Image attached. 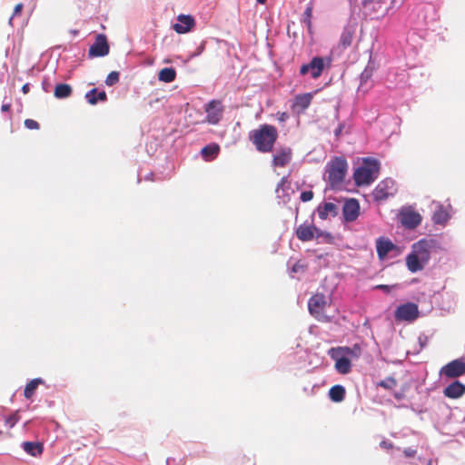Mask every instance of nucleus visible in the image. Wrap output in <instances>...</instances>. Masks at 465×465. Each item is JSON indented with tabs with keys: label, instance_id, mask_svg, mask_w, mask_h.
Instances as JSON below:
<instances>
[{
	"label": "nucleus",
	"instance_id": "1",
	"mask_svg": "<svg viewBox=\"0 0 465 465\" xmlns=\"http://www.w3.org/2000/svg\"><path fill=\"white\" fill-rule=\"evenodd\" d=\"M434 240L422 238L411 244V252L405 258L407 269L411 273L421 272L430 260Z\"/></svg>",
	"mask_w": 465,
	"mask_h": 465
},
{
	"label": "nucleus",
	"instance_id": "2",
	"mask_svg": "<svg viewBox=\"0 0 465 465\" xmlns=\"http://www.w3.org/2000/svg\"><path fill=\"white\" fill-rule=\"evenodd\" d=\"M278 138V132L275 126L271 124H262L258 129L250 133V140L255 145L257 151L261 153H269Z\"/></svg>",
	"mask_w": 465,
	"mask_h": 465
},
{
	"label": "nucleus",
	"instance_id": "3",
	"mask_svg": "<svg viewBox=\"0 0 465 465\" xmlns=\"http://www.w3.org/2000/svg\"><path fill=\"white\" fill-rule=\"evenodd\" d=\"M380 170V162L374 158H365L354 173L353 179L358 186L369 185L377 179Z\"/></svg>",
	"mask_w": 465,
	"mask_h": 465
},
{
	"label": "nucleus",
	"instance_id": "4",
	"mask_svg": "<svg viewBox=\"0 0 465 465\" xmlns=\"http://www.w3.org/2000/svg\"><path fill=\"white\" fill-rule=\"evenodd\" d=\"M348 163L342 157H335L325 166V179L331 189L338 188L344 181Z\"/></svg>",
	"mask_w": 465,
	"mask_h": 465
},
{
	"label": "nucleus",
	"instance_id": "5",
	"mask_svg": "<svg viewBox=\"0 0 465 465\" xmlns=\"http://www.w3.org/2000/svg\"><path fill=\"white\" fill-rule=\"evenodd\" d=\"M332 59L331 56H313L308 64H304L300 68V74H310L312 79L319 78L325 68H329Z\"/></svg>",
	"mask_w": 465,
	"mask_h": 465
},
{
	"label": "nucleus",
	"instance_id": "6",
	"mask_svg": "<svg viewBox=\"0 0 465 465\" xmlns=\"http://www.w3.org/2000/svg\"><path fill=\"white\" fill-rule=\"evenodd\" d=\"M341 351H330L331 357L335 361V370L341 374H348L351 371V360L358 358L355 351H346V355H340Z\"/></svg>",
	"mask_w": 465,
	"mask_h": 465
},
{
	"label": "nucleus",
	"instance_id": "7",
	"mask_svg": "<svg viewBox=\"0 0 465 465\" xmlns=\"http://www.w3.org/2000/svg\"><path fill=\"white\" fill-rule=\"evenodd\" d=\"M397 192L396 183L391 178H386L381 181L372 192V197L375 202H381L393 196Z\"/></svg>",
	"mask_w": 465,
	"mask_h": 465
},
{
	"label": "nucleus",
	"instance_id": "8",
	"mask_svg": "<svg viewBox=\"0 0 465 465\" xmlns=\"http://www.w3.org/2000/svg\"><path fill=\"white\" fill-rule=\"evenodd\" d=\"M326 305V297L322 293L312 295L308 301L309 312L318 321L327 320V316L324 313Z\"/></svg>",
	"mask_w": 465,
	"mask_h": 465
},
{
	"label": "nucleus",
	"instance_id": "9",
	"mask_svg": "<svg viewBox=\"0 0 465 465\" xmlns=\"http://www.w3.org/2000/svg\"><path fill=\"white\" fill-rule=\"evenodd\" d=\"M419 317L418 306L413 302H406L397 307L394 318L397 322H411Z\"/></svg>",
	"mask_w": 465,
	"mask_h": 465
},
{
	"label": "nucleus",
	"instance_id": "10",
	"mask_svg": "<svg viewBox=\"0 0 465 465\" xmlns=\"http://www.w3.org/2000/svg\"><path fill=\"white\" fill-rule=\"evenodd\" d=\"M206 113V122L215 125L219 124L223 117V106L219 100H212L204 105Z\"/></svg>",
	"mask_w": 465,
	"mask_h": 465
},
{
	"label": "nucleus",
	"instance_id": "11",
	"mask_svg": "<svg viewBox=\"0 0 465 465\" xmlns=\"http://www.w3.org/2000/svg\"><path fill=\"white\" fill-rule=\"evenodd\" d=\"M464 374L465 360L462 358L450 361L440 370V375L450 379L457 378Z\"/></svg>",
	"mask_w": 465,
	"mask_h": 465
},
{
	"label": "nucleus",
	"instance_id": "12",
	"mask_svg": "<svg viewBox=\"0 0 465 465\" xmlns=\"http://www.w3.org/2000/svg\"><path fill=\"white\" fill-rule=\"evenodd\" d=\"M109 54V45L104 35H97L94 43L89 47V57H103Z\"/></svg>",
	"mask_w": 465,
	"mask_h": 465
},
{
	"label": "nucleus",
	"instance_id": "13",
	"mask_svg": "<svg viewBox=\"0 0 465 465\" xmlns=\"http://www.w3.org/2000/svg\"><path fill=\"white\" fill-rule=\"evenodd\" d=\"M322 235V232L312 224L302 223L296 229V236L302 242H309Z\"/></svg>",
	"mask_w": 465,
	"mask_h": 465
},
{
	"label": "nucleus",
	"instance_id": "14",
	"mask_svg": "<svg viewBox=\"0 0 465 465\" xmlns=\"http://www.w3.org/2000/svg\"><path fill=\"white\" fill-rule=\"evenodd\" d=\"M195 25L194 18L190 15H179L177 22L173 25V29L177 34H186Z\"/></svg>",
	"mask_w": 465,
	"mask_h": 465
},
{
	"label": "nucleus",
	"instance_id": "15",
	"mask_svg": "<svg viewBox=\"0 0 465 465\" xmlns=\"http://www.w3.org/2000/svg\"><path fill=\"white\" fill-rule=\"evenodd\" d=\"M360 213V204L356 199L351 198L347 200L342 208V214L346 222H354Z\"/></svg>",
	"mask_w": 465,
	"mask_h": 465
},
{
	"label": "nucleus",
	"instance_id": "16",
	"mask_svg": "<svg viewBox=\"0 0 465 465\" xmlns=\"http://www.w3.org/2000/svg\"><path fill=\"white\" fill-rule=\"evenodd\" d=\"M401 223L407 229H414L421 223V216L414 211H403L401 213Z\"/></svg>",
	"mask_w": 465,
	"mask_h": 465
},
{
	"label": "nucleus",
	"instance_id": "17",
	"mask_svg": "<svg viewBox=\"0 0 465 465\" xmlns=\"http://www.w3.org/2000/svg\"><path fill=\"white\" fill-rule=\"evenodd\" d=\"M291 160L292 149L290 147H282L273 154L272 165L274 167H284Z\"/></svg>",
	"mask_w": 465,
	"mask_h": 465
},
{
	"label": "nucleus",
	"instance_id": "18",
	"mask_svg": "<svg viewBox=\"0 0 465 465\" xmlns=\"http://www.w3.org/2000/svg\"><path fill=\"white\" fill-rule=\"evenodd\" d=\"M395 247V244L388 238L379 237L376 240L377 255L381 261L384 260Z\"/></svg>",
	"mask_w": 465,
	"mask_h": 465
},
{
	"label": "nucleus",
	"instance_id": "19",
	"mask_svg": "<svg viewBox=\"0 0 465 465\" xmlns=\"http://www.w3.org/2000/svg\"><path fill=\"white\" fill-rule=\"evenodd\" d=\"M450 218L451 215L448 207H445L442 204H438L433 212L431 220L436 225L445 226Z\"/></svg>",
	"mask_w": 465,
	"mask_h": 465
},
{
	"label": "nucleus",
	"instance_id": "20",
	"mask_svg": "<svg viewBox=\"0 0 465 465\" xmlns=\"http://www.w3.org/2000/svg\"><path fill=\"white\" fill-rule=\"evenodd\" d=\"M443 393L450 399L460 398L465 393V385L459 381H455L444 389Z\"/></svg>",
	"mask_w": 465,
	"mask_h": 465
},
{
	"label": "nucleus",
	"instance_id": "21",
	"mask_svg": "<svg viewBox=\"0 0 465 465\" xmlns=\"http://www.w3.org/2000/svg\"><path fill=\"white\" fill-rule=\"evenodd\" d=\"M317 213L322 220H326L329 216H337L339 213V208L333 203H324L318 206Z\"/></svg>",
	"mask_w": 465,
	"mask_h": 465
},
{
	"label": "nucleus",
	"instance_id": "22",
	"mask_svg": "<svg viewBox=\"0 0 465 465\" xmlns=\"http://www.w3.org/2000/svg\"><path fill=\"white\" fill-rule=\"evenodd\" d=\"M84 98L88 104L94 105L99 102L105 103L107 94L104 90L98 91L97 88H93L85 94Z\"/></svg>",
	"mask_w": 465,
	"mask_h": 465
},
{
	"label": "nucleus",
	"instance_id": "23",
	"mask_svg": "<svg viewBox=\"0 0 465 465\" xmlns=\"http://www.w3.org/2000/svg\"><path fill=\"white\" fill-rule=\"evenodd\" d=\"M406 73L390 74L387 78V84L389 88H402L406 84Z\"/></svg>",
	"mask_w": 465,
	"mask_h": 465
},
{
	"label": "nucleus",
	"instance_id": "24",
	"mask_svg": "<svg viewBox=\"0 0 465 465\" xmlns=\"http://www.w3.org/2000/svg\"><path fill=\"white\" fill-rule=\"evenodd\" d=\"M220 153V146L218 143H211L205 145L201 150V155L206 162L213 161Z\"/></svg>",
	"mask_w": 465,
	"mask_h": 465
},
{
	"label": "nucleus",
	"instance_id": "25",
	"mask_svg": "<svg viewBox=\"0 0 465 465\" xmlns=\"http://www.w3.org/2000/svg\"><path fill=\"white\" fill-rule=\"evenodd\" d=\"M372 69L366 67L360 75L359 91L366 92L371 86Z\"/></svg>",
	"mask_w": 465,
	"mask_h": 465
},
{
	"label": "nucleus",
	"instance_id": "26",
	"mask_svg": "<svg viewBox=\"0 0 465 465\" xmlns=\"http://www.w3.org/2000/svg\"><path fill=\"white\" fill-rule=\"evenodd\" d=\"M22 446L23 450L33 457H37L43 452V445L39 442L25 441Z\"/></svg>",
	"mask_w": 465,
	"mask_h": 465
},
{
	"label": "nucleus",
	"instance_id": "27",
	"mask_svg": "<svg viewBox=\"0 0 465 465\" xmlns=\"http://www.w3.org/2000/svg\"><path fill=\"white\" fill-rule=\"evenodd\" d=\"M345 389L341 385H334L329 391L330 399L334 402H341L345 398Z\"/></svg>",
	"mask_w": 465,
	"mask_h": 465
},
{
	"label": "nucleus",
	"instance_id": "28",
	"mask_svg": "<svg viewBox=\"0 0 465 465\" xmlns=\"http://www.w3.org/2000/svg\"><path fill=\"white\" fill-rule=\"evenodd\" d=\"M44 382H45L44 380L41 379V378H36V379H33L32 381H30L26 384V386H25V388L24 390V396L26 399H31L34 396V394H35L36 389L38 388V386L40 384H44Z\"/></svg>",
	"mask_w": 465,
	"mask_h": 465
},
{
	"label": "nucleus",
	"instance_id": "29",
	"mask_svg": "<svg viewBox=\"0 0 465 465\" xmlns=\"http://www.w3.org/2000/svg\"><path fill=\"white\" fill-rule=\"evenodd\" d=\"M312 94L311 93L299 94L295 97L294 106H296L302 110H305L310 106V104L312 103Z\"/></svg>",
	"mask_w": 465,
	"mask_h": 465
},
{
	"label": "nucleus",
	"instance_id": "30",
	"mask_svg": "<svg viewBox=\"0 0 465 465\" xmlns=\"http://www.w3.org/2000/svg\"><path fill=\"white\" fill-rule=\"evenodd\" d=\"M176 77V72L173 67H165L159 72L158 79L163 83H172Z\"/></svg>",
	"mask_w": 465,
	"mask_h": 465
},
{
	"label": "nucleus",
	"instance_id": "31",
	"mask_svg": "<svg viewBox=\"0 0 465 465\" xmlns=\"http://www.w3.org/2000/svg\"><path fill=\"white\" fill-rule=\"evenodd\" d=\"M72 87L67 84H58L54 88V96L57 99H64L71 95Z\"/></svg>",
	"mask_w": 465,
	"mask_h": 465
},
{
	"label": "nucleus",
	"instance_id": "32",
	"mask_svg": "<svg viewBox=\"0 0 465 465\" xmlns=\"http://www.w3.org/2000/svg\"><path fill=\"white\" fill-rule=\"evenodd\" d=\"M353 34L354 32L351 28H344L340 39V44L343 48L351 46L353 39Z\"/></svg>",
	"mask_w": 465,
	"mask_h": 465
},
{
	"label": "nucleus",
	"instance_id": "33",
	"mask_svg": "<svg viewBox=\"0 0 465 465\" xmlns=\"http://www.w3.org/2000/svg\"><path fill=\"white\" fill-rule=\"evenodd\" d=\"M378 386L386 390H392L397 386V381L393 377H387L385 380L381 381Z\"/></svg>",
	"mask_w": 465,
	"mask_h": 465
},
{
	"label": "nucleus",
	"instance_id": "34",
	"mask_svg": "<svg viewBox=\"0 0 465 465\" xmlns=\"http://www.w3.org/2000/svg\"><path fill=\"white\" fill-rule=\"evenodd\" d=\"M119 81V73L116 72V71H113L111 72L106 79H105V84L106 85L108 86H113L117 82Z\"/></svg>",
	"mask_w": 465,
	"mask_h": 465
},
{
	"label": "nucleus",
	"instance_id": "35",
	"mask_svg": "<svg viewBox=\"0 0 465 465\" xmlns=\"http://www.w3.org/2000/svg\"><path fill=\"white\" fill-rule=\"evenodd\" d=\"M19 420V416L17 415V413H14L10 416H8L7 418H5V425L8 427V428H13Z\"/></svg>",
	"mask_w": 465,
	"mask_h": 465
},
{
	"label": "nucleus",
	"instance_id": "36",
	"mask_svg": "<svg viewBox=\"0 0 465 465\" xmlns=\"http://www.w3.org/2000/svg\"><path fill=\"white\" fill-rule=\"evenodd\" d=\"M289 183L288 182V177L287 176H283L281 181L279 182V183L277 184V187H276V193H280V190H282V192L285 191V188L288 187L289 188V185H287Z\"/></svg>",
	"mask_w": 465,
	"mask_h": 465
},
{
	"label": "nucleus",
	"instance_id": "37",
	"mask_svg": "<svg viewBox=\"0 0 465 465\" xmlns=\"http://www.w3.org/2000/svg\"><path fill=\"white\" fill-rule=\"evenodd\" d=\"M25 126L27 128V129H30V130H37L39 129V124L33 120V119H26L25 121Z\"/></svg>",
	"mask_w": 465,
	"mask_h": 465
},
{
	"label": "nucleus",
	"instance_id": "38",
	"mask_svg": "<svg viewBox=\"0 0 465 465\" xmlns=\"http://www.w3.org/2000/svg\"><path fill=\"white\" fill-rule=\"evenodd\" d=\"M313 198L312 191H303L301 193L300 199L302 202L306 203L311 201Z\"/></svg>",
	"mask_w": 465,
	"mask_h": 465
},
{
	"label": "nucleus",
	"instance_id": "39",
	"mask_svg": "<svg viewBox=\"0 0 465 465\" xmlns=\"http://www.w3.org/2000/svg\"><path fill=\"white\" fill-rule=\"evenodd\" d=\"M240 465H254V461L252 459L242 456L239 460Z\"/></svg>",
	"mask_w": 465,
	"mask_h": 465
},
{
	"label": "nucleus",
	"instance_id": "40",
	"mask_svg": "<svg viewBox=\"0 0 465 465\" xmlns=\"http://www.w3.org/2000/svg\"><path fill=\"white\" fill-rule=\"evenodd\" d=\"M204 50V44L202 43L197 48L196 51L189 55V59H192L193 57H196L200 55Z\"/></svg>",
	"mask_w": 465,
	"mask_h": 465
},
{
	"label": "nucleus",
	"instance_id": "41",
	"mask_svg": "<svg viewBox=\"0 0 465 465\" xmlns=\"http://www.w3.org/2000/svg\"><path fill=\"white\" fill-rule=\"evenodd\" d=\"M416 453H417V451L415 449L406 448L403 450V454L407 458H413L416 455Z\"/></svg>",
	"mask_w": 465,
	"mask_h": 465
},
{
	"label": "nucleus",
	"instance_id": "42",
	"mask_svg": "<svg viewBox=\"0 0 465 465\" xmlns=\"http://www.w3.org/2000/svg\"><path fill=\"white\" fill-rule=\"evenodd\" d=\"M22 8H23V5L22 4H18V5H15V7L14 9L13 15L9 19V24H12V20H13L14 16H15V15H17L18 14L21 13Z\"/></svg>",
	"mask_w": 465,
	"mask_h": 465
},
{
	"label": "nucleus",
	"instance_id": "43",
	"mask_svg": "<svg viewBox=\"0 0 465 465\" xmlns=\"http://www.w3.org/2000/svg\"><path fill=\"white\" fill-rule=\"evenodd\" d=\"M303 268H304V266L298 262L293 264L291 272L297 273V272H301L302 270H303Z\"/></svg>",
	"mask_w": 465,
	"mask_h": 465
},
{
	"label": "nucleus",
	"instance_id": "44",
	"mask_svg": "<svg viewBox=\"0 0 465 465\" xmlns=\"http://www.w3.org/2000/svg\"><path fill=\"white\" fill-rule=\"evenodd\" d=\"M404 0H392L391 2L390 9L399 8L403 4Z\"/></svg>",
	"mask_w": 465,
	"mask_h": 465
},
{
	"label": "nucleus",
	"instance_id": "45",
	"mask_svg": "<svg viewBox=\"0 0 465 465\" xmlns=\"http://www.w3.org/2000/svg\"><path fill=\"white\" fill-rule=\"evenodd\" d=\"M428 337L425 335H420L419 337V343L421 348H424L428 345Z\"/></svg>",
	"mask_w": 465,
	"mask_h": 465
},
{
	"label": "nucleus",
	"instance_id": "46",
	"mask_svg": "<svg viewBox=\"0 0 465 465\" xmlns=\"http://www.w3.org/2000/svg\"><path fill=\"white\" fill-rule=\"evenodd\" d=\"M380 446L381 448H385V449H391L393 448V444L391 442H388L386 440H382L381 443H380Z\"/></svg>",
	"mask_w": 465,
	"mask_h": 465
},
{
	"label": "nucleus",
	"instance_id": "47",
	"mask_svg": "<svg viewBox=\"0 0 465 465\" xmlns=\"http://www.w3.org/2000/svg\"><path fill=\"white\" fill-rule=\"evenodd\" d=\"M11 108V104H3L2 106H1V111L3 113L5 112H8Z\"/></svg>",
	"mask_w": 465,
	"mask_h": 465
},
{
	"label": "nucleus",
	"instance_id": "48",
	"mask_svg": "<svg viewBox=\"0 0 465 465\" xmlns=\"http://www.w3.org/2000/svg\"><path fill=\"white\" fill-rule=\"evenodd\" d=\"M30 90V85L29 84H25L23 86H22V92L24 94H27Z\"/></svg>",
	"mask_w": 465,
	"mask_h": 465
},
{
	"label": "nucleus",
	"instance_id": "49",
	"mask_svg": "<svg viewBox=\"0 0 465 465\" xmlns=\"http://www.w3.org/2000/svg\"><path fill=\"white\" fill-rule=\"evenodd\" d=\"M378 289L383 290L385 292H389L391 287L389 285L381 284L377 286Z\"/></svg>",
	"mask_w": 465,
	"mask_h": 465
},
{
	"label": "nucleus",
	"instance_id": "50",
	"mask_svg": "<svg viewBox=\"0 0 465 465\" xmlns=\"http://www.w3.org/2000/svg\"><path fill=\"white\" fill-rule=\"evenodd\" d=\"M341 131H342V126L339 125L338 128H336L334 131L335 136H339L341 134Z\"/></svg>",
	"mask_w": 465,
	"mask_h": 465
},
{
	"label": "nucleus",
	"instance_id": "51",
	"mask_svg": "<svg viewBox=\"0 0 465 465\" xmlns=\"http://www.w3.org/2000/svg\"><path fill=\"white\" fill-rule=\"evenodd\" d=\"M153 173L151 172V173H149L148 174H146V175L144 176V179H145V180H152V176H153Z\"/></svg>",
	"mask_w": 465,
	"mask_h": 465
},
{
	"label": "nucleus",
	"instance_id": "52",
	"mask_svg": "<svg viewBox=\"0 0 465 465\" xmlns=\"http://www.w3.org/2000/svg\"><path fill=\"white\" fill-rule=\"evenodd\" d=\"M45 84H47L46 80L43 81V88L45 92H48V89L45 87Z\"/></svg>",
	"mask_w": 465,
	"mask_h": 465
},
{
	"label": "nucleus",
	"instance_id": "53",
	"mask_svg": "<svg viewBox=\"0 0 465 465\" xmlns=\"http://www.w3.org/2000/svg\"><path fill=\"white\" fill-rule=\"evenodd\" d=\"M331 349H335V347H331ZM336 349H339V350H341V349H350L349 347L347 346H339V347H336Z\"/></svg>",
	"mask_w": 465,
	"mask_h": 465
},
{
	"label": "nucleus",
	"instance_id": "54",
	"mask_svg": "<svg viewBox=\"0 0 465 465\" xmlns=\"http://www.w3.org/2000/svg\"><path fill=\"white\" fill-rule=\"evenodd\" d=\"M311 12H312V9L310 7H308L306 10H305V14L310 15H311Z\"/></svg>",
	"mask_w": 465,
	"mask_h": 465
},
{
	"label": "nucleus",
	"instance_id": "55",
	"mask_svg": "<svg viewBox=\"0 0 465 465\" xmlns=\"http://www.w3.org/2000/svg\"><path fill=\"white\" fill-rule=\"evenodd\" d=\"M401 361H402V360L391 361V363H394V364H396V363H400V362H401Z\"/></svg>",
	"mask_w": 465,
	"mask_h": 465
},
{
	"label": "nucleus",
	"instance_id": "56",
	"mask_svg": "<svg viewBox=\"0 0 465 465\" xmlns=\"http://www.w3.org/2000/svg\"><path fill=\"white\" fill-rule=\"evenodd\" d=\"M256 1H257V3H259V4H264V3L266 2V0H256Z\"/></svg>",
	"mask_w": 465,
	"mask_h": 465
},
{
	"label": "nucleus",
	"instance_id": "57",
	"mask_svg": "<svg viewBox=\"0 0 465 465\" xmlns=\"http://www.w3.org/2000/svg\"><path fill=\"white\" fill-rule=\"evenodd\" d=\"M352 349L356 350V349H360V348H359L358 344H355Z\"/></svg>",
	"mask_w": 465,
	"mask_h": 465
},
{
	"label": "nucleus",
	"instance_id": "58",
	"mask_svg": "<svg viewBox=\"0 0 465 465\" xmlns=\"http://www.w3.org/2000/svg\"><path fill=\"white\" fill-rule=\"evenodd\" d=\"M428 465H431V460L429 461V464Z\"/></svg>",
	"mask_w": 465,
	"mask_h": 465
}]
</instances>
